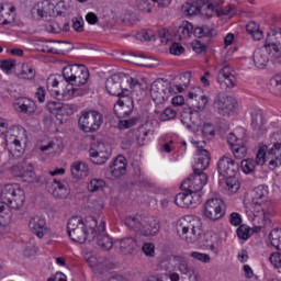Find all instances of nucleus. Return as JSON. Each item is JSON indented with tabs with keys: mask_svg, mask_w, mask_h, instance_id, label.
<instances>
[{
	"mask_svg": "<svg viewBox=\"0 0 281 281\" xmlns=\"http://www.w3.org/2000/svg\"><path fill=\"white\" fill-rule=\"evenodd\" d=\"M162 267L166 269H175L177 265H179L178 269L180 273H182V281H198L199 272L196 269L188 266V262L183 261V259L179 256L171 255L161 261Z\"/></svg>",
	"mask_w": 281,
	"mask_h": 281,
	"instance_id": "obj_4",
	"label": "nucleus"
},
{
	"mask_svg": "<svg viewBox=\"0 0 281 281\" xmlns=\"http://www.w3.org/2000/svg\"><path fill=\"white\" fill-rule=\"evenodd\" d=\"M14 105L19 110V113H23L29 117H32L36 113V102L26 97H21L15 100Z\"/></svg>",
	"mask_w": 281,
	"mask_h": 281,
	"instance_id": "obj_19",
	"label": "nucleus"
},
{
	"mask_svg": "<svg viewBox=\"0 0 281 281\" xmlns=\"http://www.w3.org/2000/svg\"><path fill=\"white\" fill-rule=\"evenodd\" d=\"M175 117H177V111L172 110V108H166L160 113L159 120L160 122H168L169 120H175Z\"/></svg>",
	"mask_w": 281,
	"mask_h": 281,
	"instance_id": "obj_50",
	"label": "nucleus"
},
{
	"mask_svg": "<svg viewBox=\"0 0 281 281\" xmlns=\"http://www.w3.org/2000/svg\"><path fill=\"white\" fill-rule=\"evenodd\" d=\"M135 142V130H130L125 137L122 139L123 150H131L133 143Z\"/></svg>",
	"mask_w": 281,
	"mask_h": 281,
	"instance_id": "obj_40",
	"label": "nucleus"
},
{
	"mask_svg": "<svg viewBox=\"0 0 281 281\" xmlns=\"http://www.w3.org/2000/svg\"><path fill=\"white\" fill-rule=\"evenodd\" d=\"M169 52L173 56H181V54H183L186 52V48L181 44L175 42L170 46Z\"/></svg>",
	"mask_w": 281,
	"mask_h": 281,
	"instance_id": "obj_59",
	"label": "nucleus"
},
{
	"mask_svg": "<svg viewBox=\"0 0 281 281\" xmlns=\"http://www.w3.org/2000/svg\"><path fill=\"white\" fill-rule=\"evenodd\" d=\"M202 135L207 137V139H212L216 132L214 131V125L212 123H205L202 127Z\"/></svg>",
	"mask_w": 281,
	"mask_h": 281,
	"instance_id": "obj_55",
	"label": "nucleus"
},
{
	"mask_svg": "<svg viewBox=\"0 0 281 281\" xmlns=\"http://www.w3.org/2000/svg\"><path fill=\"white\" fill-rule=\"evenodd\" d=\"M78 111V105L74 103H64L61 108V115H74Z\"/></svg>",
	"mask_w": 281,
	"mask_h": 281,
	"instance_id": "obj_56",
	"label": "nucleus"
},
{
	"mask_svg": "<svg viewBox=\"0 0 281 281\" xmlns=\"http://www.w3.org/2000/svg\"><path fill=\"white\" fill-rule=\"evenodd\" d=\"M201 225H199L198 222H189L181 226V233L180 236L186 240L187 243H196L199 240V237L201 236Z\"/></svg>",
	"mask_w": 281,
	"mask_h": 281,
	"instance_id": "obj_12",
	"label": "nucleus"
},
{
	"mask_svg": "<svg viewBox=\"0 0 281 281\" xmlns=\"http://www.w3.org/2000/svg\"><path fill=\"white\" fill-rule=\"evenodd\" d=\"M225 203L221 199L207 200L204 204V216L210 221H218L225 216Z\"/></svg>",
	"mask_w": 281,
	"mask_h": 281,
	"instance_id": "obj_9",
	"label": "nucleus"
},
{
	"mask_svg": "<svg viewBox=\"0 0 281 281\" xmlns=\"http://www.w3.org/2000/svg\"><path fill=\"white\" fill-rule=\"evenodd\" d=\"M210 151L207 149H202L198 157V162L193 166L194 175H205L203 170H207L210 168Z\"/></svg>",
	"mask_w": 281,
	"mask_h": 281,
	"instance_id": "obj_23",
	"label": "nucleus"
},
{
	"mask_svg": "<svg viewBox=\"0 0 281 281\" xmlns=\"http://www.w3.org/2000/svg\"><path fill=\"white\" fill-rule=\"evenodd\" d=\"M190 257L193 258V260H198L199 262H204V263H207L211 260L210 255L199 252V251L191 252Z\"/></svg>",
	"mask_w": 281,
	"mask_h": 281,
	"instance_id": "obj_57",
	"label": "nucleus"
},
{
	"mask_svg": "<svg viewBox=\"0 0 281 281\" xmlns=\"http://www.w3.org/2000/svg\"><path fill=\"white\" fill-rule=\"evenodd\" d=\"M63 105H64V103L56 102V101H49L47 103V109H49V111H57L59 113V115H61Z\"/></svg>",
	"mask_w": 281,
	"mask_h": 281,
	"instance_id": "obj_64",
	"label": "nucleus"
},
{
	"mask_svg": "<svg viewBox=\"0 0 281 281\" xmlns=\"http://www.w3.org/2000/svg\"><path fill=\"white\" fill-rule=\"evenodd\" d=\"M124 78L126 75L124 72L114 74L110 79L106 80L105 89L110 95H121L120 91H122V82H124Z\"/></svg>",
	"mask_w": 281,
	"mask_h": 281,
	"instance_id": "obj_17",
	"label": "nucleus"
},
{
	"mask_svg": "<svg viewBox=\"0 0 281 281\" xmlns=\"http://www.w3.org/2000/svg\"><path fill=\"white\" fill-rule=\"evenodd\" d=\"M114 244L123 256H133L137 251V239L134 237L120 238Z\"/></svg>",
	"mask_w": 281,
	"mask_h": 281,
	"instance_id": "obj_16",
	"label": "nucleus"
},
{
	"mask_svg": "<svg viewBox=\"0 0 281 281\" xmlns=\"http://www.w3.org/2000/svg\"><path fill=\"white\" fill-rule=\"evenodd\" d=\"M207 97L199 95L194 92L188 93L187 104L189 109H196L198 111H203L207 106Z\"/></svg>",
	"mask_w": 281,
	"mask_h": 281,
	"instance_id": "obj_24",
	"label": "nucleus"
},
{
	"mask_svg": "<svg viewBox=\"0 0 281 281\" xmlns=\"http://www.w3.org/2000/svg\"><path fill=\"white\" fill-rule=\"evenodd\" d=\"M181 122L187 128H199L201 126V115L189 108L188 111L182 112Z\"/></svg>",
	"mask_w": 281,
	"mask_h": 281,
	"instance_id": "obj_21",
	"label": "nucleus"
},
{
	"mask_svg": "<svg viewBox=\"0 0 281 281\" xmlns=\"http://www.w3.org/2000/svg\"><path fill=\"white\" fill-rule=\"evenodd\" d=\"M252 135L255 137H262L267 133V127L265 126V114L262 110H255L251 112V123H250Z\"/></svg>",
	"mask_w": 281,
	"mask_h": 281,
	"instance_id": "obj_13",
	"label": "nucleus"
},
{
	"mask_svg": "<svg viewBox=\"0 0 281 281\" xmlns=\"http://www.w3.org/2000/svg\"><path fill=\"white\" fill-rule=\"evenodd\" d=\"M232 153L235 159H245L247 157V146L245 144L234 145L232 147Z\"/></svg>",
	"mask_w": 281,
	"mask_h": 281,
	"instance_id": "obj_41",
	"label": "nucleus"
},
{
	"mask_svg": "<svg viewBox=\"0 0 281 281\" xmlns=\"http://www.w3.org/2000/svg\"><path fill=\"white\" fill-rule=\"evenodd\" d=\"M48 192L55 198V199H66L67 194H69V191L67 190V187L60 182V180L54 179L50 187H48Z\"/></svg>",
	"mask_w": 281,
	"mask_h": 281,
	"instance_id": "obj_26",
	"label": "nucleus"
},
{
	"mask_svg": "<svg viewBox=\"0 0 281 281\" xmlns=\"http://www.w3.org/2000/svg\"><path fill=\"white\" fill-rule=\"evenodd\" d=\"M89 155L91 157L92 164L95 166H102L106 164V160L110 157V154L108 151H98V149L90 147Z\"/></svg>",
	"mask_w": 281,
	"mask_h": 281,
	"instance_id": "obj_30",
	"label": "nucleus"
},
{
	"mask_svg": "<svg viewBox=\"0 0 281 281\" xmlns=\"http://www.w3.org/2000/svg\"><path fill=\"white\" fill-rule=\"evenodd\" d=\"M31 14H32L33 19H36V21H41V19H43V16H45L44 3L38 2L37 4H35L33 7V9L31 10Z\"/></svg>",
	"mask_w": 281,
	"mask_h": 281,
	"instance_id": "obj_43",
	"label": "nucleus"
},
{
	"mask_svg": "<svg viewBox=\"0 0 281 281\" xmlns=\"http://www.w3.org/2000/svg\"><path fill=\"white\" fill-rule=\"evenodd\" d=\"M267 196H269V191L267 187L260 184L252 190V205H265V201H267Z\"/></svg>",
	"mask_w": 281,
	"mask_h": 281,
	"instance_id": "obj_29",
	"label": "nucleus"
},
{
	"mask_svg": "<svg viewBox=\"0 0 281 281\" xmlns=\"http://www.w3.org/2000/svg\"><path fill=\"white\" fill-rule=\"evenodd\" d=\"M16 188L19 187L13 184H8L3 188L1 192V200L3 203H10L11 198L14 196V193L16 192Z\"/></svg>",
	"mask_w": 281,
	"mask_h": 281,
	"instance_id": "obj_37",
	"label": "nucleus"
},
{
	"mask_svg": "<svg viewBox=\"0 0 281 281\" xmlns=\"http://www.w3.org/2000/svg\"><path fill=\"white\" fill-rule=\"evenodd\" d=\"M134 109L135 102L133 101V98L124 95L117 100L116 104H114V115H116L119 120H123L124 117H130Z\"/></svg>",
	"mask_w": 281,
	"mask_h": 281,
	"instance_id": "obj_11",
	"label": "nucleus"
},
{
	"mask_svg": "<svg viewBox=\"0 0 281 281\" xmlns=\"http://www.w3.org/2000/svg\"><path fill=\"white\" fill-rule=\"evenodd\" d=\"M67 232L70 240L85 245V243H93L98 236V220L93 216H72L67 224Z\"/></svg>",
	"mask_w": 281,
	"mask_h": 281,
	"instance_id": "obj_1",
	"label": "nucleus"
},
{
	"mask_svg": "<svg viewBox=\"0 0 281 281\" xmlns=\"http://www.w3.org/2000/svg\"><path fill=\"white\" fill-rule=\"evenodd\" d=\"M106 186V182L102 179H92L88 184L89 192H98V190H102Z\"/></svg>",
	"mask_w": 281,
	"mask_h": 281,
	"instance_id": "obj_49",
	"label": "nucleus"
},
{
	"mask_svg": "<svg viewBox=\"0 0 281 281\" xmlns=\"http://www.w3.org/2000/svg\"><path fill=\"white\" fill-rule=\"evenodd\" d=\"M240 171V162H237L229 156H223L217 162V172L226 179H234Z\"/></svg>",
	"mask_w": 281,
	"mask_h": 281,
	"instance_id": "obj_6",
	"label": "nucleus"
},
{
	"mask_svg": "<svg viewBox=\"0 0 281 281\" xmlns=\"http://www.w3.org/2000/svg\"><path fill=\"white\" fill-rule=\"evenodd\" d=\"M7 146H9V154L11 155L12 159H20L23 157L25 153V147L21 144L19 136L12 137L10 132L5 135Z\"/></svg>",
	"mask_w": 281,
	"mask_h": 281,
	"instance_id": "obj_15",
	"label": "nucleus"
},
{
	"mask_svg": "<svg viewBox=\"0 0 281 281\" xmlns=\"http://www.w3.org/2000/svg\"><path fill=\"white\" fill-rule=\"evenodd\" d=\"M240 166L245 175H250V172H254V170H256L257 164L254 159H245L241 160Z\"/></svg>",
	"mask_w": 281,
	"mask_h": 281,
	"instance_id": "obj_47",
	"label": "nucleus"
},
{
	"mask_svg": "<svg viewBox=\"0 0 281 281\" xmlns=\"http://www.w3.org/2000/svg\"><path fill=\"white\" fill-rule=\"evenodd\" d=\"M192 32H194V25L184 21L178 29H176L175 36H178L179 41H181V38H190V36H192Z\"/></svg>",
	"mask_w": 281,
	"mask_h": 281,
	"instance_id": "obj_32",
	"label": "nucleus"
},
{
	"mask_svg": "<svg viewBox=\"0 0 281 281\" xmlns=\"http://www.w3.org/2000/svg\"><path fill=\"white\" fill-rule=\"evenodd\" d=\"M19 77L23 80H34L36 78V69L29 64H23Z\"/></svg>",
	"mask_w": 281,
	"mask_h": 281,
	"instance_id": "obj_36",
	"label": "nucleus"
},
{
	"mask_svg": "<svg viewBox=\"0 0 281 281\" xmlns=\"http://www.w3.org/2000/svg\"><path fill=\"white\" fill-rule=\"evenodd\" d=\"M122 23L125 25H135L137 23V14L133 11H125L124 14L121 15Z\"/></svg>",
	"mask_w": 281,
	"mask_h": 281,
	"instance_id": "obj_44",
	"label": "nucleus"
},
{
	"mask_svg": "<svg viewBox=\"0 0 281 281\" xmlns=\"http://www.w3.org/2000/svg\"><path fill=\"white\" fill-rule=\"evenodd\" d=\"M136 8L140 12H151L150 1L148 0H136Z\"/></svg>",
	"mask_w": 281,
	"mask_h": 281,
	"instance_id": "obj_60",
	"label": "nucleus"
},
{
	"mask_svg": "<svg viewBox=\"0 0 281 281\" xmlns=\"http://www.w3.org/2000/svg\"><path fill=\"white\" fill-rule=\"evenodd\" d=\"M19 175L21 179L25 181V183H34V179H36V173L34 172L32 167L27 170L24 169V171H22V173H19Z\"/></svg>",
	"mask_w": 281,
	"mask_h": 281,
	"instance_id": "obj_51",
	"label": "nucleus"
},
{
	"mask_svg": "<svg viewBox=\"0 0 281 281\" xmlns=\"http://www.w3.org/2000/svg\"><path fill=\"white\" fill-rule=\"evenodd\" d=\"M198 5L200 8V14L212 19L214 12H216V7L210 2V0H198Z\"/></svg>",
	"mask_w": 281,
	"mask_h": 281,
	"instance_id": "obj_33",
	"label": "nucleus"
},
{
	"mask_svg": "<svg viewBox=\"0 0 281 281\" xmlns=\"http://www.w3.org/2000/svg\"><path fill=\"white\" fill-rule=\"evenodd\" d=\"M95 237L98 247L103 249V251H111L113 249V239L106 234V224L104 222H101L97 227Z\"/></svg>",
	"mask_w": 281,
	"mask_h": 281,
	"instance_id": "obj_14",
	"label": "nucleus"
},
{
	"mask_svg": "<svg viewBox=\"0 0 281 281\" xmlns=\"http://www.w3.org/2000/svg\"><path fill=\"white\" fill-rule=\"evenodd\" d=\"M252 60L258 69H265V67H267V63H269V55H267V50L258 48L254 52Z\"/></svg>",
	"mask_w": 281,
	"mask_h": 281,
	"instance_id": "obj_31",
	"label": "nucleus"
},
{
	"mask_svg": "<svg viewBox=\"0 0 281 281\" xmlns=\"http://www.w3.org/2000/svg\"><path fill=\"white\" fill-rule=\"evenodd\" d=\"M268 148L269 147H267V145L259 148L255 159V162L257 164V166H265V162L269 161V159H267Z\"/></svg>",
	"mask_w": 281,
	"mask_h": 281,
	"instance_id": "obj_45",
	"label": "nucleus"
},
{
	"mask_svg": "<svg viewBox=\"0 0 281 281\" xmlns=\"http://www.w3.org/2000/svg\"><path fill=\"white\" fill-rule=\"evenodd\" d=\"M29 227L37 238H43L47 234V222L41 216L32 217L29 223Z\"/></svg>",
	"mask_w": 281,
	"mask_h": 281,
	"instance_id": "obj_22",
	"label": "nucleus"
},
{
	"mask_svg": "<svg viewBox=\"0 0 281 281\" xmlns=\"http://www.w3.org/2000/svg\"><path fill=\"white\" fill-rule=\"evenodd\" d=\"M246 31L248 32V34H250V36H252L254 41H262V37L265 36V34L260 30V24L254 21H250L246 25Z\"/></svg>",
	"mask_w": 281,
	"mask_h": 281,
	"instance_id": "obj_35",
	"label": "nucleus"
},
{
	"mask_svg": "<svg viewBox=\"0 0 281 281\" xmlns=\"http://www.w3.org/2000/svg\"><path fill=\"white\" fill-rule=\"evenodd\" d=\"M237 236L240 240H249L251 237V228L245 224L239 225L237 228Z\"/></svg>",
	"mask_w": 281,
	"mask_h": 281,
	"instance_id": "obj_46",
	"label": "nucleus"
},
{
	"mask_svg": "<svg viewBox=\"0 0 281 281\" xmlns=\"http://www.w3.org/2000/svg\"><path fill=\"white\" fill-rule=\"evenodd\" d=\"M238 102H236V99L231 95H226L223 93H217L214 100V109L217 110L220 115H223L224 117L227 115H232L236 111V105Z\"/></svg>",
	"mask_w": 281,
	"mask_h": 281,
	"instance_id": "obj_7",
	"label": "nucleus"
},
{
	"mask_svg": "<svg viewBox=\"0 0 281 281\" xmlns=\"http://www.w3.org/2000/svg\"><path fill=\"white\" fill-rule=\"evenodd\" d=\"M202 199L199 192H189V207L194 210V207L201 205Z\"/></svg>",
	"mask_w": 281,
	"mask_h": 281,
	"instance_id": "obj_48",
	"label": "nucleus"
},
{
	"mask_svg": "<svg viewBox=\"0 0 281 281\" xmlns=\"http://www.w3.org/2000/svg\"><path fill=\"white\" fill-rule=\"evenodd\" d=\"M175 203L178 207L190 209V192L178 193L175 198Z\"/></svg>",
	"mask_w": 281,
	"mask_h": 281,
	"instance_id": "obj_38",
	"label": "nucleus"
},
{
	"mask_svg": "<svg viewBox=\"0 0 281 281\" xmlns=\"http://www.w3.org/2000/svg\"><path fill=\"white\" fill-rule=\"evenodd\" d=\"M221 89H234L236 87V76L229 71V66H224L217 76Z\"/></svg>",
	"mask_w": 281,
	"mask_h": 281,
	"instance_id": "obj_18",
	"label": "nucleus"
},
{
	"mask_svg": "<svg viewBox=\"0 0 281 281\" xmlns=\"http://www.w3.org/2000/svg\"><path fill=\"white\" fill-rule=\"evenodd\" d=\"M270 243L272 247H276L278 251H281V234L278 228H274L270 234H269Z\"/></svg>",
	"mask_w": 281,
	"mask_h": 281,
	"instance_id": "obj_42",
	"label": "nucleus"
},
{
	"mask_svg": "<svg viewBox=\"0 0 281 281\" xmlns=\"http://www.w3.org/2000/svg\"><path fill=\"white\" fill-rule=\"evenodd\" d=\"M103 122L104 116H102V113L98 111H89L82 113L78 124L80 131L83 133H97V131H100V126H102Z\"/></svg>",
	"mask_w": 281,
	"mask_h": 281,
	"instance_id": "obj_5",
	"label": "nucleus"
},
{
	"mask_svg": "<svg viewBox=\"0 0 281 281\" xmlns=\"http://www.w3.org/2000/svg\"><path fill=\"white\" fill-rule=\"evenodd\" d=\"M25 203V191H23L21 188L16 187V191L12 195L11 200L8 202L7 205L11 210H21Z\"/></svg>",
	"mask_w": 281,
	"mask_h": 281,
	"instance_id": "obj_28",
	"label": "nucleus"
},
{
	"mask_svg": "<svg viewBox=\"0 0 281 281\" xmlns=\"http://www.w3.org/2000/svg\"><path fill=\"white\" fill-rule=\"evenodd\" d=\"M126 158L124 156H119L114 159L113 164L110 166L112 177L115 179H120V177H124L126 175Z\"/></svg>",
	"mask_w": 281,
	"mask_h": 281,
	"instance_id": "obj_25",
	"label": "nucleus"
},
{
	"mask_svg": "<svg viewBox=\"0 0 281 281\" xmlns=\"http://www.w3.org/2000/svg\"><path fill=\"white\" fill-rule=\"evenodd\" d=\"M281 143L280 142H274L272 147L268 149L267 153V159H268V168L270 170H276L281 165Z\"/></svg>",
	"mask_w": 281,
	"mask_h": 281,
	"instance_id": "obj_20",
	"label": "nucleus"
},
{
	"mask_svg": "<svg viewBox=\"0 0 281 281\" xmlns=\"http://www.w3.org/2000/svg\"><path fill=\"white\" fill-rule=\"evenodd\" d=\"M215 12L218 16H229L234 12V4H228L226 8L216 4Z\"/></svg>",
	"mask_w": 281,
	"mask_h": 281,
	"instance_id": "obj_53",
	"label": "nucleus"
},
{
	"mask_svg": "<svg viewBox=\"0 0 281 281\" xmlns=\"http://www.w3.org/2000/svg\"><path fill=\"white\" fill-rule=\"evenodd\" d=\"M205 186H207V173H193L181 183V190L200 193Z\"/></svg>",
	"mask_w": 281,
	"mask_h": 281,
	"instance_id": "obj_8",
	"label": "nucleus"
},
{
	"mask_svg": "<svg viewBox=\"0 0 281 281\" xmlns=\"http://www.w3.org/2000/svg\"><path fill=\"white\" fill-rule=\"evenodd\" d=\"M125 225L137 234H142V236H155V234L159 233V229L161 227L159 220L155 217H149L147 218V221H142L140 216L126 217Z\"/></svg>",
	"mask_w": 281,
	"mask_h": 281,
	"instance_id": "obj_2",
	"label": "nucleus"
},
{
	"mask_svg": "<svg viewBox=\"0 0 281 281\" xmlns=\"http://www.w3.org/2000/svg\"><path fill=\"white\" fill-rule=\"evenodd\" d=\"M139 122L138 117H132L130 120L120 121L119 122V128L122 131L123 128H131L132 126H135Z\"/></svg>",
	"mask_w": 281,
	"mask_h": 281,
	"instance_id": "obj_58",
	"label": "nucleus"
},
{
	"mask_svg": "<svg viewBox=\"0 0 281 281\" xmlns=\"http://www.w3.org/2000/svg\"><path fill=\"white\" fill-rule=\"evenodd\" d=\"M270 91L274 95H281V75H276L270 79Z\"/></svg>",
	"mask_w": 281,
	"mask_h": 281,
	"instance_id": "obj_39",
	"label": "nucleus"
},
{
	"mask_svg": "<svg viewBox=\"0 0 281 281\" xmlns=\"http://www.w3.org/2000/svg\"><path fill=\"white\" fill-rule=\"evenodd\" d=\"M145 256H150L151 258L155 256V245L153 243H146L142 247Z\"/></svg>",
	"mask_w": 281,
	"mask_h": 281,
	"instance_id": "obj_62",
	"label": "nucleus"
},
{
	"mask_svg": "<svg viewBox=\"0 0 281 281\" xmlns=\"http://www.w3.org/2000/svg\"><path fill=\"white\" fill-rule=\"evenodd\" d=\"M184 12H187L189 16H194V14H201L199 8V0H196L195 3H187V5L184 7Z\"/></svg>",
	"mask_w": 281,
	"mask_h": 281,
	"instance_id": "obj_52",
	"label": "nucleus"
},
{
	"mask_svg": "<svg viewBox=\"0 0 281 281\" xmlns=\"http://www.w3.org/2000/svg\"><path fill=\"white\" fill-rule=\"evenodd\" d=\"M281 42L277 40V42H269V38H267L266 44L263 45V47H271L274 50V56L277 58H281Z\"/></svg>",
	"mask_w": 281,
	"mask_h": 281,
	"instance_id": "obj_54",
	"label": "nucleus"
},
{
	"mask_svg": "<svg viewBox=\"0 0 281 281\" xmlns=\"http://www.w3.org/2000/svg\"><path fill=\"white\" fill-rule=\"evenodd\" d=\"M150 97L156 104H164L170 98V90L162 79L153 82L150 88Z\"/></svg>",
	"mask_w": 281,
	"mask_h": 281,
	"instance_id": "obj_10",
	"label": "nucleus"
},
{
	"mask_svg": "<svg viewBox=\"0 0 281 281\" xmlns=\"http://www.w3.org/2000/svg\"><path fill=\"white\" fill-rule=\"evenodd\" d=\"M63 78L72 87H82L89 80V70L82 64H74L63 69Z\"/></svg>",
	"mask_w": 281,
	"mask_h": 281,
	"instance_id": "obj_3",
	"label": "nucleus"
},
{
	"mask_svg": "<svg viewBox=\"0 0 281 281\" xmlns=\"http://www.w3.org/2000/svg\"><path fill=\"white\" fill-rule=\"evenodd\" d=\"M71 175L75 179H85V177H89V165L83 161H75L71 167Z\"/></svg>",
	"mask_w": 281,
	"mask_h": 281,
	"instance_id": "obj_27",
	"label": "nucleus"
},
{
	"mask_svg": "<svg viewBox=\"0 0 281 281\" xmlns=\"http://www.w3.org/2000/svg\"><path fill=\"white\" fill-rule=\"evenodd\" d=\"M193 52L196 54H203V52H207V45L201 43V41H195L192 43Z\"/></svg>",
	"mask_w": 281,
	"mask_h": 281,
	"instance_id": "obj_63",
	"label": "nucleus"
},
{
	"mask_svg": "<svg viewBox=\"0 0 281 281\" xmlns=\"http://www.w3.org/2000/svg\"><path fill=\"white\" fill-rule=\"evenodd\" d=\"M192 34L195 36V38H204L205 36H209V38H214L217 33L216 29H210V26L203 25L193 29Z\"/></svg>",
	"mask_w": 281,
	"mask_h": 281,
	"instance_id": "obj_34",
	"label": "nucleus"
},
{
	"mask_svg": "<svg viewBox=\"0 0 281 281\" xmlns=\"http://www.w3.org/2000/svg\"><path fill=\"white\" fill-rule=\"evenodd\" d=\"M16 64V60L14 59H4L2 61H0V67L3 71H12V68L14 67V65Z\"/></svg>",
	"mask_w": 281,
	"mask_h": 281,
	"instance_id": "obj_61",
	"label": "nucleus"
}]
</instances>
